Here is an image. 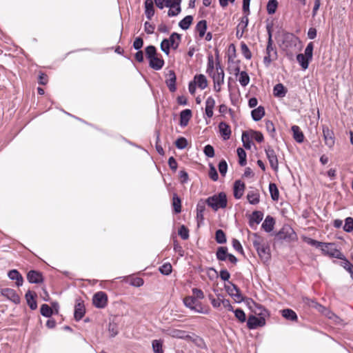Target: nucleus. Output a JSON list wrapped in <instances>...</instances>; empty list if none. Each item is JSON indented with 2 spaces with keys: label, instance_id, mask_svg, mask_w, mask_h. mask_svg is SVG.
I'll use <instances>...</instances> for the list:
<instances>
[{
  "label": "nucleus",
  "instance_id": "35",
  "mask_svg": "<svg viewBox=\"0 0 353 353\" xmlns=\"http://www.w3.org/2000/svg\"><path fill=\"white\" fill-rule=\"evenodd\" d=\"M296 60L303 70H306L308 68L309 62L311 60L303 54H299L296 56Z\"/></svg>",
  "mask_w": 353,
  "mask_h": 353
},
{
  "label": "nucleus",
  "instance_id": "63",
  "mask_svg": "<svg viewBox=\"0 0 353 353\" xmlns=\"http://www.w3.org/2000/svg\"><path fill=\"white\" fill-rule=\"evenodd\" d=\"M251 138L255 139L257 142L261 143L263 141V135L261 132L257 131H250Z\"/></svg>",
  "mask_w": 353,
  "mask_h": 353
},
{
  "label": "nucleus",
  "instance_id": "52",
  "mask_svg": "<svg viewBox=\"0 0 353 353\" xmlns=\"http://www.w3.org/2000/svg\"><path fill=\"white\" fill-rule=\"evenodd\" d=\"M234 313L235 317L241 322L244 323L246 321V316L243 310L241 308H237L233 311Z\"/></svg>",
  "mask_w": 353,
  "mask_h": 353
},
{
  "label": "nucleus",
  "instance_id": "50",
  "mask_svg": "<svg viewBox=\"0 0 353 353\" xmlns=\"http://www.w3.org/2000/svg\"><path fill=\"white\" fill-rule=\"evenodd\" d=\"M40 312L41 315L45 317H50L52 314V308L47 304H43L41 306Z\"/></svg>",
  "mask_w": 353,
  "mask_h": 353
},
{
  "label": "nucleus",
  "instance_id": "24",
  "mask_svg": "<svg viewBox=\"0 0 353 353\" xmlns=\"http://www.w3.org/2000/svg\"><path fill=\"white\" fill-rule=\"evenodd\" d=\"M170 43L171 48L176 50L178 48L181 42V37L176 32H173L170 36L169 39H167Z\"/></svg>",
  "mask_w": 353,
  "mask_h": 353
},
{
  "label": "nucleus",
  "instance_id": "45",
  "mask_svg": "<svg viewBox=\"0 0 353 353\" xmlns=\"http://www.w3.org/2000/svg\"><path fill=\"white\" fill-rule=\"evenodd\" d=\"M236 152L239 157V163L241 166L245 165L247 163L245 151L243 148H239Z\"/></svg>",
  "mask_w": 353,
  "mask_h": 353
},
{
  "label": "nucleus",
  "instance_id": "48",
  "mask_svg": "<svg viewBox=\"0 0 353 353\" xmlns=\"http://www.w3.org/2000/svg\"><path fill=\"white\" fill-rule=\"evenodd\" d=\"M343 229L346 232H351L353 231V218L352 217H347L345 219V224L343 227Z\"/></svg>",
  "mask_w": 353,
  "mask_h": 353
},
{
  "label": "nucleus",
  "instance_id": "41",
  "mask_svg": "<svg viewBox=\"0 0 353 353\" xmlns=\"http://www.w3.org/2000/svg\"><path fill=\"white\" fill-rule=\"evenodd\" d=\"M269 191L271 198L273 201H278L279 197V192L277 186L275 183H270L269 185Z\"/></svg>",
  "mask_w": 353,
  "mask_h": 353
},
{
  "label": "nucleus",
  "instance_id": "43",
  "mask_svg": "<svg viewBox=\"0 0 353 353\" xmlns=\"http://www.w3.org/2000/svg\"><path fill=\"white\" fill-rule=\"evenodd\" d=\"M215 240L219 244H223L226 243V236L222 230L219 229L216 231Z\"/></svg>",
  "mask_w": 353,
  "mask_h": 353
},
{
  "label": "nucleus",
  "instance_id": "16",
  "mask_svg": "<svg viewBox=\"0 0 353 353\" xmlns=\"http://www.w3.org/2000/svg\"><path fill=\"white\" fill-rule=\"evenodd\" d=\"M8 276L10 280L16 281V285L20 287L23 283V278L20 272L17 270H12L8 272Z\"/></svg>",
  "mask_w": 353,
  "mask_h": 353
},
{
  "label": "nucleus",
  "instance_id": "37",
  "mask_svg": "<svg viewBox=\"0 0 353 353\" xmlns=\"http://www.w3.org/2000/svg\"><path fill=\"white\" fill-rule=\"evenodd\" d=\"M210 76L212 78L213 82L224 83L225 74L223 70L219 72H214Z\"/></svg>",
  "mask_w": 353,
  "mask_h": 353
},
{
  "label": "nucleus",
  "instance_id": "6",
  "mask_svg": "<svg viewBox=\"0 0 353 353\" xmlns=\"http://www.w3.org/2000/svg\"><path fill=\"white\" fill-rule=\"evenodd\" d=\"M225 290L236 303H239L243 301L244 298L239 288L235 284L231 283L230 286H225Z\"/></svg>",
  "mask_w": 353,
  "mask_h": 353
},
{
  "label": "nucleus",
  "instance_id": "17",
  "mask_svg": "<svg viewBox=\"0 0 353 353\" xmlns=\"http://www.w3.org/2000/svg\"><path fill=\"white\" fill-rule=\"evenodd\" d=\"M168 78L165 80V83L171 92L176 91V74L173 70H170L168 74Z\"/></svg>",
  "mask_w": 353,
  "mask_h": 353
},
{
  "label": "nucleus",
  "instance_id": "55",
  "mask_svg": "<svg viewBox=\"0 0 353 353\" xmlns=\"http://www.w3.org/2000/svg\"><path fill=\"white\" fill-rule=\"evenodd\" d=\"M145 51L146 57L148 59L157 56V49L154 46H148L145 48Z\"/></svg>",
  "mask_w": 353,
  "mask_h": 353
},
{
  "label": "nucleus",
  "instance_id": "26",
  "mask_svg": "<svg viewBox=\"0 0 353 353\" xmlns=\"http://www.w3.org/2000/svg\"><path fill=\"white\" fill-rule=\"evenodd\" d=\"M194 82L201 90H204L208 87V81L205 76L203 74L195 75Z\"/></svg>",
  "mask_w": 353,
  "mask_h": 353
},
{
  "label": "nucleus",
  "instance_id": "59",
  "mask_svg": "<svg viewBox=\"0 0 353 353\" xmlns=\"http://www.w3.org/2000/svg\"><path fill=\"white\" fill-rule=\"evenodd\" d=\"M178 234L181 238L183 240H186L189 238V230L185 225H181L179 230Z\"/></svg>",
  "mask_w": 353,
  "mask_h": 353
},
{
  "label": "nucleus",
  "instance_id": "8",
  "mask_svg": "<svg viewBox=\"0 0 353 353\" xmlns=\"http://www.w3.org/2000/svg\"><path fill=\"white\" fill-rule=\"evenodd\" d=\"M265 318L263 316L256 317L254 315H250L248 317V321H247V326L250 330H254L256 329L258 327H262L265 325Z\"/></svg>",
  "mask_w": 353,
  "mask_h": 353
},
{
  "label": "nucleus",
  "instance_id": "36",
  "mask_svg": "<svg viewBox=\"0 0 353 353\" xmlns=\"http://www.w3.org/2000/svg\"><path fill=\"white\" fill-rule=\"evenodd\" d=\"M196 30L199 32V37H203L207 30V21L205 20L199 21L196 26Z\"/></svg>",
  "mask_w": 353,
  "mask_h": 353
},
{
  "label": "nucleus",
  "instance_id": "34",
  "mask_svg": "<svg viewBox=\"0 0 353 353\" xmlns=\"http://www.w3.org/2000/svg\"><path fill=\"white\" fill-rule=\"evenodd\" d=\"M193 21V17L191 15H188L181 20L179 23V26L184 30H188Z\"/></svg>",
  "mask_w": 353,
  "mask_h": 353
},
{
  "label": "nucleus",
  "instance_id": "13",
  "mask_svg": "<svg viewBox=\"0 0 353 353\" xmlns=\"http://www.w3.org/2000/svg\"><path fill=\"white\" fill-rule=\"evenodd\" d=\"M27 279L31 283H41L43 279L42 274L38 271L30 270L27 274Z\"/></svg>",
  "mask_w": 353,
  "mask_h": 353
},
{
  "label": "nucleus",
  "instance_id": "40",
  "mask_svg": "<svg viewBox=\"0 0 353 353\" xmlns=\"http://www.w3.org/2000/svg\"><path fill=\"white\" fill-rule=\"evenodd\" d=\"M197 300L194 296H188L184 298L183 303L184 305L190 308L191 310L194 307V306L197 304Z\"/></svg>",
  "mask_w": 353,
  "mask_h": 353
},
{
  "label": "nucleus",
  "instance_id": "7",
  "mask_svg": "<svg viewBox=\"0 0 353 353\" xmlns=\"http://www.w3.org/2000/svg\"><path fill=\"white\" fill-rule=\"evenodd\" d=\"M265 154H266L267 158L269 161L271 168L274 171H277L278 168H279V162H278L277 156H276L274 150L270 146H268L265 149Z\"/></svg>",
  "mask_w": 353,
  "mask_h": 353
},
{
  "label": "nucleus",
  "instance_id": "30",
  "mask_svg": "<svg viewBox=\"0 0 353 353\" xmlns=\"http://www.w3.org/2000/svg\"><path fill=\"white\" fill-rule=\"evenodd\" d=\"M181 2H176L174 4L170 5V9L168 12V17H173L179 15L181 12Z\"/></svg>",
  "mask_w": 353,
  "mask_h": 353
},
{
  "label": "nucleus",
  "instance_id": "46",
  "mask_svg": "<svg viewBox=\"0 0 353 353\" xmlns=\"http://www.w3.org/2000/svg\"><path fill=\"white\" fill-rule=\"evenodd\" d=\"M239 81L243 87H245L250 83V77L245 71H241L239 74Z\"/></svg>",
  "mask_w": 353,
  "mask_h": 353
},
{
  "label": "nucleus",
  "instance_id": "10",
  "mask_svg": "<svg viewBox=\"0 0 353 353\" xmlns=\"http://www.w3.org/2000/svg\"><path fill=\"white\" fill-rule=\"evenodd\" d=\"M263 213L261 211H254L250 216L249 225L252 229H256L257 225H259L263 220Z\"/></svg>",
  "mask_w": 353,
  "mask_h": 353
},
{
  "label": "nucleus",
  "instance_id": "39",
  "mask_svg": "<svg viewBox=\"0 0 353 353\" xmlns=\"http://www.w3.org/2000/svg\"><path fill=\"white\" fill-rule=\"evenodd\" d=\"M172 206L175 213H180L181 212V201L176 194H173Z\"/></svg>",
  "mask_w": 353,
  "mask_h": 353
},
{
  "label": "nucleus",
  "instance_id": "22",
  "mask_svg": "<svg viewBox=\"0 0 353 353\" xmlns=\"http://www.w3.org/2000/svg\"><path fill=\"white\" fill-rule=\"evenodd\" d=\"M145 14L148 19L150 20L154 14L153 0H145L144 2Z\"/></svg>",
  "mask_w": 353,
  "mask_h": 353
},
{
  "label": "nucleus",
  "instance_id": "53",
  "mask_svg": "<svg viewBox=\"0 0 353 353\" xmlns=\"http://www.w3.org/2000/svg\"><path fill=\"white\" fill-rule=\"evenodd\" d=\"M172 270V267L170 263H166L159 267V272L164 275H169Z\"/></svg>",
  "mask_w": 353,
  "mask_h": 353
},
{
  "label": "nucleus",
  "instance_id": "14",
  "mask_svg": "<svg viewBox=\"0 0 353 353\" xmlns=\"http://www.w3.org/2000/svg\"><path fill=\"white\" fill-rule=\"evenodd\" d=\"M245 188V185L243 182L240 180H237L234 184V196L236 199H239L242 197Z\"/></svg>",
  "mask_w": 353,
  "mask_h": 353
},
{
  "label": "nucleus",
  "instance_id": "2",
  "mask_svg": "<svg viewBox=\"0 0 353 353\" xmlns=\"http://www.w3.org/2000/svg\"><path fill=\"white\" fill-rule=\"evenodd\" d=\"M253 236L254 237L253 245L256 250L259 257L265 261L269 260L270 258L269 246L265 243L264 239L256 233H254Z\"/></svg>",
  "mask_w": 353,
  "mask_h": 353
},
{
  "label": "nucleus",
  "instance_id": "64",
  "mask_svg": "<svg viewBox=\"0 0 353 353\" xmlns=\"http://www.w3.org/2000/svg\"><path fill=\"white\" fill-rule=\"evenodd\" d=\"M143 46V40L141 37H137L133 42V48L136 50H139Z\"/></svg>",
  "mask_w": 353,
  "mask_h": 353
},
{
  "label": "nucleus",
  "instance_id": "38",
  "mask_svg": "<svg viewBox=\"0 0 353 353\" xmlns=\"http://www.w3.org/2000/svg\"><path fill=\"white\" fill-rule=\"evenodd\" d=\"M304 241L311 245V246H313V247H315V248H319V247H327V246H330L331 245V243H322V242H319V241H317L314 239H312L311 238H305L304 239Z\"/></svg>",
  "mask_w": 353,
  "mask_h": 353
},
{
  "label": "nucleus",
  "instance_id": "32",
  "mask_svg": "<svg viewBox=\"0 0 353 353\" xmlns=\"http://www.w3.org/2000/svg\"><path fill=\"white\" fill-rule=\"evenodd\" d=\"M205 203L203 200H201L196 205V219L198 223L203 219V214L205 210Z\"/></svg>",
  "mask_w": 353,
  "mask_h": 353
},
{
  "label": "nucleus",
  "instance_id": "33",
  "mask_svg": "<svg viewBox=\"0 0 353 353\" xmlns=\"http://www.w3.org/2000/svg\"><path fill=\"white\" fill-rule=\"evenodd\" d=\"M281 314L287 320H290V321H296L297 318H298L296 312L291 309L282 310Z\"/></svg>",
  "mask_w": 353,
  "mask_h": 353
},
{
  "label": "nucleus",
  "instance_id": "58",
  "mask_svg": "<svg viewBox=\"0 0 353 353\" xmlns=\"http://www.w3.org/2000/svg\"><path fill=\"white\" fill-rule=\"evenodd\" d=\"M265 125L266 130L268 132L270 135L272 137H274V136H275V128H274V125L272 123V121H271L270 120H267L265 121Z\"/></svg>",
  "mask_w": 353,
  "mask_h": 353
},
{
  "label": "nucleus",
  "instance_id": "57",
  "mask_svg": "<svg viewBox=\"0 0 353 353\" xmlns=\"http://www.w3.org/2000/svg\"><path fill=\"white\" fill-rule=\"evenodd\" d=\"M209 167H210L209 173H208L209 177L213 181H216L219 179V175H218V173H217V171H216L215 167L212 163H210L209 165Z\"/></svg>",
  "mask_w": 353,
  "mask_h": 353
},
{
  "label": "nucleus",
  "instance_id": "44",
  "mask_svg": "<svg viewBox=\"0 0 353 353\" xmlns=\"http://www.w3.org/2000/svg\"><path fill=\"white\" fill-rule=\"evenodd\" d=\"M251 137L248 132H243L242 134V142L245 148L250 150L252 146Z\"/></svg>",
  "mask_w": 353,
  "mask_h": 353
},
{
  "label": "nucleus",
  "instance_id": "11",
  "mask_svg": "<svg viewBox=\"0 0 353 353\" xmlns=\"http://www.w3.org/2000/svg\"><path fill=\"white\" fill-rule=\"evenodd\" d=\"M248 15L245 14V15L241 18L240 23L238 24L236 28V36L238 39H240L243 37L244 31L246 30L248 25Z\"/></svg>",
  "mask_w": 353,
  "mask_h": 353
},
{
  "label": "nucleus",
  "instance_id": "1",
  "mask_svg": "<svg viewBox=\"0 0 353 353\" xmlns=\"http://www.w3.org/2000/svg\"><path fill=\"white\" fill-rule=\"evenodd\" d=\"M204 202L214 211H217L220 208H225L228 204L227 196L223 192L209 196Z\"/></svg>",
  "mask_w": 353,
  "mask_h": 353
},
{
  "label": "nucleus",
  "instance_id": "61",
  "mask_svg": "<svg viewBox=\"0 0 353 353\" xmlns=\"http://www.w3.org/2000/svg\"><path fill=\"white\" fill-rule=\"evenodd\" d=\"M171 46L167 39H164L161 43V50L167 55L170 53Z\"/></svg>",
  "mask_w": 353,
  "mask_h": 353
},
{
  "label": "nucleus",
  "instance_id": "29",
  "mask_svg": "<svg viewBox=\"0 0 353 353\" xmlns=\"http://www.w3.org/2000/svg\"><path fill=\"white\" fill-rule=\"evenodd\" d=\"M229 253L228 252V248L224 246H221L217 248L216 252V256L217 260L221 261H225Z\"/></svg>",
  "mask_w": 353,
  "mask_h": 353
},
{
  "label": "nucleus",
  "instance_id": "20",
  "mask_svg": "<svg viewBox=\"0 0 353 353\" xmlns=\"http://www.w3.org/2000/svg\"><path fill=\"white\" fill-rule=\"evenodd\" d=\"M149 65L155 70H159L163 67L164 61L157 55L149 59Z\"/></svg>",
  "mask_w": 353,
  "mask_h": 353
},
{
  "label": "nucleus",
  "instance_id": "21",
  "mask_svg": "<svg viewBox=\"0 0 353 353\" xmlns=\"http://www.w3.org/2000/svg\"><path fill=\"white\" fill-rule=\"evenodd\" d=\"M36 294L28 290L25 295L27 303L31 310H35L37 307V303L35 300Z\"/></svg>",
  "mask_w": 353,
  "mask_h": 353
},
{
  "label": "nucleus",
  "instance_id": "60",
  "mask_svg": "<svg viewBox=\"0 0 353 353\" xmlns=\"http://www.w3.org/2000/svg\"><path fill=\"white\" fill-rule=\"evenodd\" d=\"M218 168L221 175L225 176L228 171L227 162L224 159L221 160L219 163Z\"/></svg>",
  "mask_w": 353,
  "mask_h": 353
},
{
  "label": "nucleus",
  "instance_id": "47",
  "mask_svg": "<svg viewBox=\"0 0 353 353\" xmlns=\"http://www.w3.org/2000/svg\"><path fill=\"white\" fill-rule=\"evenodd\" d=\"M223 296L221 294H219L217 296V299H215L213 297L212 295H209V299L210 300L211 304L214 308L219 307L222 304L223 301Z\"/></svg>",
  "mask_w": 353,
  "mask_h": 353
},
{
  "label": "nucleus",
  "instance_id": "49",
  "mask_svg": "<svg viewBox=\"0 0 353 353\" xmlns=\"http://www.w3.org/2000/svg\"><path fill=\"white\" fill-rule=\"evenodd\" d=\"M152 349L154 353H163L162 349L163 342L161 340H154L152 343Z\"/></svg>",
  "mask_w": 353,
  "mask_h": 353
},
{
  "label": "nucleus",
  "instance_id": "27",
  "mask_svg": "<svg viewBox=\"0 0 353 353\" xmlns=\"http://www.w3.org/2000/svg\"><path fill=\"white\" fill-rule=\"evenodd\" d=\"M292 131L293 133V138L298 143H302L304 141V135L301 128L298 125H292Z\"/></svg>",
  "mask_w": 353,
  "mask_h": 353
},
{
  "label": "nucleus",
  "instance_id": "42",
  "mask_svg": "<svg viewBox=\"0 0 353 353\" xmlns=\"http://www.w3.org/2000/svg\"><path fill=\"white\" fill-rule=\"evenodd\" d=\"M278 7V1L277 0H269L267 3V12L269 14H273L276 12V8Z\"/></svg>",
  "mask_w": 353,
  "mask_h": 353
},
{
  "label": "nucleus",
  "instance_id": "51",
  "mask_svg": "<svg viewBox=\"0 0 353 353\" xmlns=\"http://www.w3.org/2000/svg\"><path fill=\"white\" fill-rule=\"evenodd\" d=\"M256 310L254 312L256 314L265 317L268 314V310L261 304L254 303Z\"/></svg>",
  "mask_w": 353,
  "mask_h": 353
},
{
  "label": "nucleus",
  "instance_id": "9",
  "mask_svg": "<svg viewBox=\"0 0 353 353\" xmlns=\"http://www.w3.org/2000/svg\"><path fill=\"white\" fill-rule=\"evenodd\" d=\"M1 294L8 300L11 301L15 304L20 303V297L16 292V291L11 288H3L1 290Z\"/></svg>",
  "mask_w": 353,
  "mask_h": 353
},
{
  "label": "nucleus",
  "instance_id": "18",
  "mask_svg": "<svg viewBox=\"0 0 353 353\" xmlns=\"http://www.w3.org/2000/svg\"><path fill=\"white\" fill-rule=\"evenodd\" d=\"M85 309L82 301H79L75 304L74 317L77 321H80L84 316Z\"/></svg>",
  "mask_w": 353,
  "mask_h": 353
},
{
  "label": "nucleus",
  "instance_id": "4",
  "mask_svg": "<svg viewBox=\"0 0 353 353\" xmlns=\"http://www.w3.org/2000/svg\"><path fill=\"white\" fill-rule=\"evenodd\" d=\"M300 42L299 37L292 33H286L283 36V44L286 50H296Z\"/></svg>",
  "mask_w": 353,
  "mask_h": 353
},
{
  "label": "nucleus",
  "instance_id": "5",
  "mask_svg": "<svg viewBox=\"0 0 353 353\" xmlns=\"http://www.w3.org/2000/svg\"><path fill=\"white\" fill-rule=\"evenodd\" d=\"M94 305L97 308H104L108 304V296L105 292L100 291L95 293L92 298Z\"/></svg>",
  "mask_w": 353,
  "mask_h": 353
},
{
  "label": "nucleus",
  "instance_id": "3",
  "mask_svg": "<svg viewBox=\"0 0 353 353\" xmlns=\"http://www.w3.org/2000/svg\"><path fill=\"white\" fill-rule=\"evenodd\" d=\"M278 58L277 50L276 47L273 46V41L272 39V33L268 31V40L265 50V55L263 57V63L266 67H269L270 63L276 60Z\"/></svg>",
  "mask_w": 353,
  "mask_h": 353
},
{
  "label": "nucleus",
  "instance_id": "56",
  "mask_svg": "<svg viewBox=\"0 0 353 353\" xmlns=\"http://www.w3.org/2000/svg\"><path fill=\"white\" fill-rule=\"evenodd\" d=\"M176 147L179 150L185 148L188 145V141L185 137H179L175 141Z\"/></svg>",
  "mask_w": 353,
  "mask_h": 353
},
{
  "label": "nucleus",
  "instance_id": "12",
  "mask_svg": "<svg viewBox=\"0 0 353 353\" xmlns=\"http://www.w3.org/2000/svg\"><path fill=\"white\" fill-rule=\"evenodd\" d=\"M332 263L339 265L343 267L350 274V278L353 281V265L346 258L343 261L332 260Z\"/></svg>",
  "mask_w": 353,
  "mask_h": 353
},
{
  "label": "nucleus",
  "instance_id": "25",
  "mask_svg": "<svg viewBox=\"0 0 353 353\" xmlns=\"http://www.w3.org/2000/svg\"><path fill=\"white\" fill-rule=\"evenodd\" d=\"M274 224L275 221L274 218L268 215L263 222L261 227L265 232H270L273 230Z\"/></svg>",
  "mask_w": 353,
  "mask_h": 353
},
{
  "label": "nucleus",
  "instance_id": "54",
  "mask_svg": "<svg viewBox=\"0 0 353 353\" xmlns=\"http://www.w3.org/2000/svg\"><path fill=\"white\" fill-rule=\"evenodd\" d=\"M241 50L242 54L246 59H250L252 58V53L248 47V46L245 43H241Z\"/></svg>",
  "mask_w": 353,
  "mask_h": 353
},
{
  "label": "nucleus",
  "instance_id": "19",
  "mask_svg": "<svg viewBox=\"0 0 353 353\" xmlns=\"http://www.w3.org/2000/svg\"><path fill=\"white\" fill-rule=\"evenodd\" d=\"M192 117V111L190 109H185L180 113V125L185 127Z\"/></svg>",
  "mask_w": 353,
  "mask_h": 353
},
{
  "label": "nucleus",
  "instance_id": "31",
  "mask_svg": "<svg viewBox=\"0 0 353 353\" xmlns=\"http://www.w3.org/2000/svg\"><path fill=\"white\" fill-rule=\"evenodd\" d=\"M273 93L276 97H284L287 93V89L282 83H278L274 87Z\"/></svg>",
  "mask_w": 353,
  "mask_h": 353
},
{
  "label": "nucleus",
  "instance_id": "23",
  "mask_svg": "<svg viewBox=\"0 0 353 353\" xmlns=\"http://www.w3.org/2000/svg\"><path fill=\"white\" fill-rule=\"evenodd\" d=\"M247 199L252 205H256L260 201V194L258 190H252L248 192Z\"/></svg>",
  "mask_w": 353,
  "mask_h": 353
},
{
  "label": "nucleus",
  "instance_id": "62",
  "mask_svg": "<svg viewBox=\"0 0 353 353\" xmlns=\"http://www.w3.org/2000/svg\"><path fill=\"white\" fill-rule=\"evenodd\" d=\"M203 152L205 156L210 158L214 157V149L211 145H207L204 147Z\"/></svg>",
  "mask_w": 353,
  "mask_h": 353
},
{
  "label": "nucleus",
  "instance_id": "28",
  "mask_svg": "<svg viewBox=\"0 0 353 353\" xmlns=\"http://www.w3.org/2000/svg\"><path fill=\"white\" fill-rule=\"evenodd\" d=\"M252 118L254 121H258L261 120L265 115V109L263 106H259L258 108L252 110L251 112Z\"/></svg>",
  "mask_w": 353,
  "mask_h": 353
},
{
  "label": "nucleus",
  "instance_id": "15",
  "mask_svg": "<svg viewBox=\"0 0 353 353\" xmlns=\"http://www.w3.org/2000/svg\"><path fill=\"white\" fill-rule=\"evenodd\" d=\"M219 129L223 140L226 141L230 138L232 131L230 126L228 123L223 121L220 122Z\"/></svg>",
  "mask_w": 353,
  "mask_h": 353
}]
</instances>
